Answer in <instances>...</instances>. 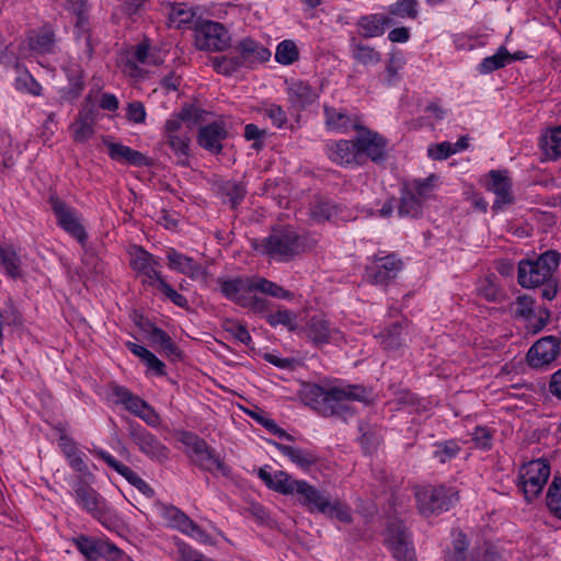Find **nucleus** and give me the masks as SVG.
Returning a JSON list of instances; mask_svg holds the SVG:
<instances>
[{
	"instance_id": "obj_13",
	"label": "nucleus",
	"mask_w": 561,
	"mask_h": 561,
	"mask_svg": "<svg viewBox=\"0 0 561 561\" xmlns=\"http://www.w3.org/2000/svg\"><path fill=\"white\" fill-rule=\"evenodd\" d=\"M402 268V261L394 254L375 257L373 264L366 270V277L371 284H387L394 278Z\"/></svg>"
},
{
	"instance_id": "obj_58",
	"label": "nucleus",
	"mask_w": 561,
	"mask_h": 561,
	"mask_svg": "<svg viewBox=\"0 0 561 561\" xmlns=\"http://www.w3.org/2000/svg\"><path fill=\"white\" fill-rule=\"evenodd\" d=\"M98 116V108L95 104L91 101V98L88 96L82 104V108L80 110L77 119L95 124Z\"/></svg>"
},
{
	"instance_id": "obj_29",
	"label": "nucleus",
	"mask_w": 561,
	"mask_h": 561,
	"mask_svg": "<svg viewBox=\"0 0 561 561\" xmlns=\"http://www.w3.org/2000/svg\"><path fill=\"white\" fill-rule=\"evenodd\" d=\"M220 289L225 297L236 300L243 291H252L253 278L236 277L229 279H219Z\"/></svg>"
},
{
	"instance_id": "obj_28",
	"label": "nucleus",
	"mask_w": 561,
	"mask_h": 561,
	"mask_svg": "<svg viewBox=\"0 0 561 561\" xmlns=\"http://www.w3.org/2000/svg\"><path fill=\"white\" fill-rule=\"evenodd\" d=\"M273 445L295 465L302 469H308L318 461V457L308 450L296 448L289 445L273 442Z\"/></svg>"
},
{
	"instance_id": "obj_59",
	"label": "nucleus",
	"mask_w": 561,
	"mask_h": 561,
	"mask_svg": "<svg viewBox=\"0 0 561 561\" xmlns=\"http://www.w3.org/2000/svg\"><path fill=\"white\" fill-rule=\"evenodd\" d=\"M159 289L176 306L184 307L187 304L186 298L174 290L162 277L158 279Z\"/></svg>"
},
{
	"instance_id": "obj_25",
	"label": "nucleus",
	"mask_w": 561,
	"mask_h": 561,
	"mask_svg": "<svg viewBox=\"0 0 561 561\" xmlns=\"http://www.w3.org/2000/svg\"><path fill=\"white\" fill-rule=\"evenodd\" d=\"M170 516L175 522L176 527L184 534L192 536L204 543H211L210 536L206 534L196 523L190 519L183 512L178 508L169 511Z\"/></svg>"
},
{
	"instance_id": "obj_63",
	"label": "nucleus",
	"mask_w": 561,
	"mask_h": 561,
	"mask_svg": "<svg viewBox=\"0 0 561 561\" xmlns=\"http://www.w3.org/2000/svg\"><path fill=\"white\" fill-rule=\"evenodd\" d=\"M472 439L477 447L489 449L492 445V434L484 427H477L472 434Z\"/></svg>"
},
{
	"instance_id": "obj_41",
	"label": "nucleus",
	"mask_w": 561,
	"mask_h": 561,
	"mask_svg": "<svg viewBox=\"0 0 561 561\" xmlns=\"http://www.w3.org/2000/svg\"><path fill=\"white\" fill-rule=\"evenodd\" d=\"M385 19L378 15L364 16L359 20V26L363 28L364 37L380 36L385 32Z\"/></svg>"
},
{
	"instance_id": "obj_10",
	"label": "nucleus",
	"mask_w": 561,
	"mask_h": 561,
	"mask_svg": "<svg viewBox=\"0 0 561 561\" xmlns=\"http://www.w3.org/2000/svg\"><path fill=\"white\" fill-rule=\"evenodd\" d=\"M355 129L358 131L356 137V146L358 158L365 153L373 161H382L386 159V146L387 140L376 133H373L365 127L355 125Z\"/></svg>"
},
{
	"instance_id": "obj_7",
	"label": "nucleus",
	"mask_w": 561,
	"mask_h": 561,
	"mask_svg": "<svg viewBox=\"0 0 561 561\" xmlns=\"http://www.w3.org/2000/svg\"><path fill=\"white\" fill-rule=\"evenodd\" d=\"M351 401H367V391L364 387L357 385H348L345 387H331V397L328 401V408L332 410L331 413L323 414V416H341L347 417L353 414L350 407Z\"/></svg>"
},
{
	"instance_id": "obj_31",
	"label": "nucleus",
	"mask_w": 561,
	"mask_h": 561,
	"mask_svg": "<svg viewBox=\"0 0 561 561\" xmlns=\"http://www.w3.org/2000/svg\"><path fill=\"white\" fill-rule=\"evenodd\" d=\"M307 334L308 337L316 345H321L323 343H328L331 334V329L327 320H324L320 316H314L310 319L307 324Z\"/></svg>"
},
{
	"instance_id": "obj_46",
	"label": "nucleus",
	"mask_w": 561,
	"mask_h": 561,
	"mask_svg": "<svg viewBox=\"0 0 561 561\" xmlns=\"http://www.w3.org/2000/svg\"><path fill=\"white\" fill-rule=\"evenodd\" d=\"M267 322L272 327L282 324L286 327L289 331H295L297 329L296 316L295 313L288 310H277L276 312L268 314Z\"/></svg>"
},
{
	"instance_id": "obj_48",
	"label": "nucleus",
	"mask_w": 561,
	"mask_h": 561,
	"mask_svg": "<svg viewBox=\"0 0 561 561\" xmlns=\"http://www.w3.org/2000/svg\"><path fill=\"white\" fill-rule=\"evenodd\" d=\"M416 4L415 0H399L390 7L389 12L399 18L415 19L417 16Z\"/></svg>"
},
{
	"instance_id": "obj_44",
	"label": "nucleus",
	"mask_w": 561,
	"mask_h": 561,
	"mask_svg": "<svg viewBox=\"0 0 561 561\" xmlns=\"http://www.w3.org/2000/svg\"><path fill=\"white\" fill-rule=\"evenodd\" d=\"M436 180L437 176L435 174H431L424 180H414L407 186H410V188L413 190V192L416 194V197H420V199H422L424 203V201L431 196Z\"/></svg>"
},
{
	"instance_id": "obj_43",
	"label": "nucleus",
	"mask_w": 561,
	"mask_h": 561,
	"mask_svg": "<svg viewBox=\"0 0 561 561\" xmlns=\"http://www.w3.org/2000/svg\"><path fill=\"white\" fill-rule=\"evenodd\" d=\"M220 191L229 198L231 208H236L245 196V187L236 182L227 181L220 185Z\"/></svg>"
},
{
	"instance_id": "obj_3",
	"label": "nucleus",
	"mask_w": 561,
	"mask_h": 561,
	"mask_svg": "<svg viewBox=\"0 0 561 561\" xmlns=\"http://www.w3.org/2000/svg\"><path fill=\"white\" fill-rule=\"evenodd\" d=\"M561 255L554 250L546 251L537 260H524L518 264V284L524 288H534L553 278Z\"/></svg>"
},
{
	"instance_id": "obj_32",
	"label": "nucleus",
	"mask_w": 561,
	"mask_h": 561,
	"mask_svg": "<svg viewBox=\"0 0 561 561\" xmlns=\"http://www.w3.org/2000/svg\"><path fill=\"white\" fill-rule=\"evenodd\" d=\"M288 93L291 104L298 108H304L308 104H311L316 98L310 85L302 81L293 83Z\"/></svg>"
},
{
	"instance_id": "obj_20",
	"label": "nucleus",
	"mask_w": 561,
	"mask_h": 561,
	"mask_svg": "<svg viewBox=\"0 0 561 561\" xmlns=\"http://www.w3.org/2000/svg\"><path fill=\"white\" fill-rule=\"evenodd\" d=\"M167 257L170 268L185 274L192 279H196L205 275L204 270L198 263H196L192 257L186 256L174 249L168 251Z\"/></svg>"
},
{
	"instance_id": "obj_26",
	"label": "nucleus",
	"mask_w": 561,
	"mask_h": 561,
	"mask_svg": "<svg viewBox=\"0 0 561 561\" xmlns=\"http://www.w3.org/2000/svg\"><path fill=\"white\" fill-rule=\"evenodd\" d=\"M329 158L340 165H347L352 162L358 163L356 140H340L335 142L330 147Z\"/></svg>"
},
{
	"instance_id": "obj_47",
	"label": "nucleus",
	"mask_w": 561,
	"mask_h": 561,
	"mask_svg": "<svg viewBox=\"0 0 561 561\" xmlns=\"http://www.w3.org/2000/svg\"><path fill=\"white\" fill-rule=\"evenodd\" d=\"M73 140L76 142H84L94 135V124L82 122L76 118L70 125Z\"/></svg>"
},
{
	"instance_id": "obj_53",
	"label": "nucleus",
	"mask_w": 561,
	"mask_h": 561,
	"mask_svg": "<svg viewBox=\"0 0 561 561\" xmlns=\"http://www.w3.org/2000/svg\"><path fill=\"white\" fill-rule=\"evenodd\" d=\"M311 213L317 220H329L336 214V207L330 202L319 201L313 205Z\"/></svg>"
},
{
	"instance_id": "obj_54",
	"label": "nucleus",
	"mask_w": 561,
	"mask_h": 561,
	"mask_svg": "<svg viewBox=\"0 0 561 561\" xmlns=\"http://www.w3.org/2000/svg\"><path fill=\"white\" fill-rule=\"evenodd\" d=\"M455 153L451 142L443 141L428 148V156L434 160H444Z\"/></svg>"
},
{
	"instance_id": "obj_16",
	"label": "nucleus",
	"mask_w": 561,
	"mask_h": 561,
	"mask_svg": "<svg viewBox=\"0 0 561 561\" xmlns=\"http://www.w3.org/2000/svg\"><path fill=\"white\" fill-rule=\"evenodd\" d=\"M134 443L139 449L153 460L163 462L168 459L169 449L158 438L144 428L131 432Z\"/></svg>"
},
{
	"instance_id": "obj_8",
	"label": "nucleus",
	"mask_w": 561,
	"mask_h": 561,
	"mask_svg": "<svg viewBox=\"0 0 561 561\" xmlns=\"http://www.w3.org/2000/svg\"><path fill=\"white\" fill-rule=\"evenodd\" d=\"M415 497L419 512L425 517L448 511L451 503V495L444 486L416 488Z\"/></svg>"
},
{
	"instance_id": "obj_15",
	"label": "nucleus",
	"mask_w": 561,
	"mask_h": 561,
	"mask_svg": "<svg viewBox=\"0 0 561 561\" xmlns=\"http://www.w3.org/2000/svg\"><path fill=\"white\" fill-rule=\"evenodd\" d=\"M25 43L28 49L36 54L46 55L56 53L57 38L53 27L48 24L30 31Z\"/></svg>"
},
{
	"instance_id": "obj_50",
	"label": "nucleus",
	"mask_w": 561,
	"mask_h": 561,
	"mask_svg": "<svg viewBox=\"0 0 561 561\" xmlns=\"http://www.w3.org/2000/svg\"><path fill=\"white\" fill-rule=\"evenodd\" d=\"M167 138V144L174 150L176 154L184 157L188 156V148L191 138L187 133L180 135H170Z\"/></svg>"
},
{
	"instance_id": "obj_12",
	"label": "nucleus",
	"mask_w": 561,
	"mask_h": 561,
	"mask_svg": "<svg viewBox=\"0 0 561 561\" xmlns=\"http://www.w3.org/2000/svg\"><path fill=\"white\" fill-rule=\"evenodd\" d=\"M560 354V340L549 335L539 339L527 353V363L531 367H542L552 363Z\"/></svg>"
},
{
	"instance_id": "obj_51",
	"label": "nucleus",
	"mask_w": 561,
	"mask_h": 561,
	"mask_svg": "<svg viewBox=\"0 0 561 561\" xmlns=\"http://www.w3.org/2000/svg\"><path fill=\"white\" fill-rule=\"evenodd\" d=\"M226 332L230 333L236 340L248 345L251 342V335L247 328L233 320H226L224 323Z\"/></svg>"
},
{
	"instance_id": "obj_42",
	"label": "nucleus",
	"mask_w": 561,
	"mask_h": 561,
	"mask_svg": "<svg viewBox=\"0 0 561 561\" xmlns=\"http://www.w3.org/2000/svg\"><path fill=\"white\" fill-rule=\"evenodd\" d=\"M547 506L558 517L561 518V479L554 478L549 485L547 496Z\"/></svg>"
},
{
	"instance_id": "obj_62",
	"label": "nucleus",
	"mask_w": 561,
	"mask_h": 561,
	"mask_svg": "<svg viewBox=\"0 0 561 561\" xmlns=\"http://www.w3.org/2000/svg\"><path fill=\"white\" fill-rule=\"evenodd\" d=\"M102 272V266L99 259L94 255H87L82 260V266L80 267V274L82 276H89L90 274H99Z\"/></svg>"
},
{
	"instance_id": "obj_23",
	"label": "nucleus",
	"mask_w": 561,
	"mask_h": 561,
	"mask_svg": "<svg viewBox=\"0 0 561 561\" xmlns=\"http://www.w3.org/2000/svg\"><path fill=\"white\" fill-rule=\"evenodd\" d=\"M490 178L491 181L488 184V187L496 195V199L492 206V209L496 210L503 205L512 202L511 183L508 179L503 176L499 171H491Z\"/></svg>"
},
{
	"instance_id": "obj_1",
	"label": "nucleus",
	"mask_w": 561,
	"mask_h": 561,
	"mask_svg": "<svg viewBox=\"0 0 561 561\" xmlns=\"http://www.w3.org/2000/svg\"><path fill=\"white\" fill-rule=\"evenodd\" d=\"M257 476L268 489L275 492L284 495L296 494L298 502L310 512L328 513L330 500L305 480H296L283 470L271 474L263 468L259 469Z\"/></svg>"
},
{
	"instance_id": "obj_33",
	"label": "nucleus",
	"mask_w": 561,
	"mask_h": 561,
	"mask_svg": "<svg viewBox=\"0 0 561 561\" xmlns=\"http://www.w3.org/2000/svg\"><path fill=\"white\" fill-rule=\"evenodd\" d=\"M511 62V54L504 47H500L496 54L493 56L486 57L482 60L479 66V70L481 73H490L500 68H503L505 65Z\"/></svg>"
},
{
	"instance_id": "obj_14",
	"label": "nucleus",
	"mask_w": 561,
	"mask_h": 561,
	"mask_svg": "<svg viewBox=\"0 0 561 561\" xmlns=\"http://www.w3.org/2000/svg\"><path fill=\"white\" fill-rule=\"evenodd\" d=\"M49 202L58 219V224L62 227V229L73 236L79 242L83 243L88 236L83 226L75 216L72 209L57 196H51Z\"/></svg>"
},
{
	"instance_id": "obj_39",
	"label": "nucleus",
	"mask_w": 561,
	"mask_h": 561,
	"mask_svg": "<svg viewBox=\"0 0 561 561\" xmlns=\"http://www.w3.org/2000/svg\"><path fill=\"white\" fill-rule=\"evenodd\" d=\"M79 551L89 560L96 561L100 558V549H104L103 541L93 540L89 537L80 536L76 540Z\"/></svg>"
},
{
	"instance_id": "obj_2",
	"label": "nucleus",
	"mask_w": 561,
	"mask_h": 561,
	"mask_svg": "<svg viewBox=\"0 0 561 561\" xmlns=\"http://www.w3.org/2000/svg\"><path fill=\"white\" fill-rule=\"evenodd\" d=\"M253 244L263 254L279 261L291 260L307 249L305 237L299 236L290 226L273 228L270 236L262 239L260 244Z\"/></svg>"
},
{
	"instance_id": "obj_57",
	"label": "nucleus",
	"mask_w": 561,
	"mask_h": 561,
	"mask_svg": "<svg viewBox=\"0 0 561 561\" xmlns=\"http://www.w3.org/2000/svg\"><path fill=\"white\" fill-rule=\"evenodd\" d=\"M194 14L186 9L181 7H172L169 20L176 24V27H182L184 24H188L192 22Z\"/></svg>"
},
{
	"instance_id": "obj_35",
	"label": "nucleus",
	"mask_w": 561,
	"mask_h": 561,
	"mask_svg": "<svg viewBox=\"0 0 561 561\" xmlns=\"http://www.w3.org/2000/svg\"><path fill=\"white\" fill-rule=\"evenodd\" d=\"M0 263L10 277L16 278L21 275V260L12 248L3 249L0 245Z\"/></svg>"
},
{
	"instance_id": "obj_61",
	"label": "nucleus",
	"mask_w": 561,
	"mask_h": 561,
	"mask_svg": "<svg viewBox=\"0 0 561 561\" xmlns=\"http://www.w3.org/2000/svg\"><path fill=\"white\" fill-rule=\"evenodd\" d=\"M130 484L136 486L142 494L152 497L154 491L131 469L124 477Z\"/></svg>"
},
{
	"instance_id": "obj_64",
	"label": "nucleus",
	"mask_w": 561,
	"mask_h": 561,
	"mask_svg": "<svg viewBox=\"0 0 561 561\" xmlns=\"http://www.w3.org/2000/svg\"><path fill=\"white\" fill-rule=\"evenodd\" d=\"M264 114L277 127H282L287 122L286 113L279 105L272 104L270 107L265 108Z\"/></svg>"
},
{
	"instance_id": "obj_9",
	"label": "nucleus",
	"mask_w": 561,
	"mask_h": 561,
	"mask_svg": "<svg viewBox=\"0 0 561 561\" xmlns=\"http://www.w3.org/2000/svg\"><path fill=\"white\" fill-rule=\"evenodd\" d=\"M386 541L398 561H416L410 534L400 519H390L387 523Z\"/></svg>"
},
{
	"instance_id": "obj_30",
	"label": "nucleus",
	"mask_w": 561,
	"mask_h": 561,
	"mask_svg": "<svg viewBox=\"0 0 561 561\" xmlns=\"http://www.w3.org/2000/svg\"><path fill=\"white\" fill-rule=\"evenodd\" d=\"M403 323H392L388 329L379 334L380 343L386 351H397L403 343L405 334Z\"/></svg>"
},
{
	"instance_id": "obj_18",
	"label": "nucleus",
	"mask_w": 561,
	"mask_h": 561,
	"mask_svg": "<svg viewBox=\"0 0 561 561\" xmlns=\"http://www.w3.org/2000/svg\"><path fill=\"white\" fill-rule=\"evenodd\" d=\"M158 264V261L154 260L152 254L145 249L141 247L134 248L130 265L138 274L144 276L142 283L151 284L152 280L161 278L160 273L156 270Z\"/></svg>"
},
{
	"instance_id": "obj_11",
	"label": "nucleus",
	"mask_w": 561,
	"mask_h": 561,
	"mask_svg": "<svg viewBox=\"0 0 561 561\" xmlns=\"http://www.w3.org/2000/svg\"><path fill=\"white\" fill-rule=\"evenodd\" d=\"M76 500L88 513L99 520L107 517L108 508L104 499L88 483L80 480L75 489Z\"/></svg>"
},
{
	"instance_id": "obj_36",
	"label": "nucleus",
	"mask_w": 561,
	"mask_h": 561,
	"mask_svg": "<svg viewBox=\"0 0 561 561\" xmlns=\"http://www.w3.org/2000/svg\"><path fill=\"white\" fill-rule=\"evenodd\" d=\"M254 290H259L275 298L290 299L293 297L291 293L265 278H253L252 291Z\"/></svg>"
},
{
	"instance_id": "obj_19",
	"label": "nucleus",
	"mask_w": 561,
	"mask_h": 561,
	"mask_svg": "<svg viewBox=\"0 0 561 561\" xmlns=\"http://www.w3.org/2000/svg\"><path fill=\"white\" fill-rule=\"evenodd\" d=\"M227 137V130L220 123H211L199 128L197 142L205 150L213 153H220L222 150L221 141Z\"/></svg>"
},
{
	"instance_id": "obj_22",
	"label": "nucleus",
	"mask_w": 561,
	"mask_h": 561,
	"mask_svg": "<svg viewBox=\"0 0 561 561\" xmlns=\"http://www.w3.org/2000/svg\"><path fill=\"white\" fill-rule=\"evenodd\" d=\"M330 397L331 388L325 389L318 385H310L304 391V400L306 404L310 405L321 415L332 412V410L328 408V401Z\"/></svg>"
},
{
	"instance_id": "obj_24",
	"label": "nucleus",
	"mask_w": 561,
	"mask_h": 561,
	"mask_svg": "<svg viewBox=\"0 0 561 561\" xmlns=\"http://www.w3.org/2000/svg\"><path fill=\"white\" fill-rule=\"evenodd\" d=\"M478 295L490 302L502 304L506 301L507 294L497 283V277L494 274H489L480 279Z\"/></svg>"
},
{
	"instance_id": "obj_37",
	"label": "nucleus",
	"mask_w": 561,
	"mask_h": 561,
	"mask_svg": "<svg viewBox=\"0 0 561 561\" xmlns=\"http://www.w3.org/2000/svg\"><path fill=\"white\" fill-rule=\"evenodd\" d=\"M214 69L224 76H230L243 66L241 58L237 56H219L211 59Z\"/></svg>"
},
{
	"instance_id": "obj_34",
	"label": "nucleus",
	"mask_w": 561,
	"mask_h": 561,
	"mask_svg": "<svg viewBox=\"0 0 561 561\" xmlns=\"http://www.w3.org/2000/svg\"><path fill=\"white\" fill-rule=\"evenodd\" d=\"M535 300L528 295H520L515 302L510 304L508 311L514 318H523L526 320L535 316Z\"/></svg>"
},
{
	"instance_id": "obj_5",
	"label": "nucleus",
	"mask_w": 561,
	"mask_h": 561,
	"mask_svg": "<svg viewBox=\"0 0 561 561\" xmlns=\"http://www.w3.org/2000/svg\"><path fill=\"white\" fill-rule=\"evenodd\" d=\"M195 45L201 50L221 51L230 46L228 30L218 22L203 20L194 24Z\"/></svg>"
},
{
	"instance_id": "obj_17",
	"label": "nucleus",
	"mask_w": 561,
	"mask_h": 561,
	"mask_svg": "<svg viewBox=\"0 0 561 561\" xmlns=\"http://www.w3.org/2000/svg\"><path fill=\"white\" fill-rule=\"evenodd\" d=\"M103 144L107 148L110 158L114 161L134 167H147L151 164L150 159L140 151L113 142L108 137H103Z\"/></svg>"
},
{
	"instance_id": "obj_49",
	"label": "nucleus",
	"mask_w": 561,
	"mask_h": 561,
	"mask_svg": "<svg viewBox=\"0 0 561 561\" xmlns=\"http://www.w3.org/2000/svg\"><path fill=\"white\" fill-rule=\"evenodd\" d=\"M354 58L363 65H376L380 60V54L374 48L365 45H356L353 53Z\"/></svg>"
},
{
	"instance_id": "obj_38",
	"label": "nucleus",
	"mask_w": 561,
	"mask_h": 561,
	"mask_svg": "<svg viewBox=\"0 0 561 561\" xmlns=\"http://www.w3.org/2000/svg\"><path fill=\"white\" fill-rule=\"evenodd\" d=\"M299 51L296 44L290 39L280 42L276 48L275 59L282 65H290L298 60Z\"/></svg>"
},
{
	"instance_id": "obj_21",
	"label": "nucleus",
	"mask_w": 561,
	"mask_h": 561,
	"mask_svg": "<svg viewBox=\"0 0 561 561\" xmlns=\"http://www.w3.org/2000/svg\"><path fill=\"white\" fill-rule=\"evenodd\" d=\"M239 57L243 66H252L255 62H263L271 57V51L251 38L239 42L237 46Z\"/></svg>"
},
{
	"instance_id": "obj_52",
	"label": "nucleus",
	"mask_w": 561,
	"mask_h": 561,
	"mask_svg": "<svg viewBox=\"0 0 561 561\" xmlns=\"http://www.w3.org/2000/svg\"><path fill=\"white\" fill-rule=\"evenodd\" d=\"M545 141L546 151L551 158L557 159L561 157V126L553 128Z\"/></svg>"
},
{
	"instance_id": "obj_40",
	"label": "nucleus",
	"mask_w": 561,
	"mask_h": 561,
	"mask_svg": "<svg viewBox=\"0 0 561 561\" xmlns=\"http://www.w3.org/2000/svg\"><path fill=\"white\" fill-rule=\"evenodd\" d=\"M182 118H184V124L187 129H192L194 126L206 121L207 115L209 114L207 111L197 107L193 104H185L181 108Z\"/></svg>"
},
{
	"instance_id": "obj_55",
	"label": "nucleus",
	"mask_w": 561,
	"mask_h": 561,
	"mask_svg": "<svg viewBox=\"0 0 561 561\" xmlns=\"http://www.w3.org/2000/svg\"><path fill=\"white\" fill-rule=\"evenodd\" d=\"M460 450V447L457 443L450 440L445 444L438 446L437 450H435L434 456L438 458L440 462H446L447 460L454 458Z\"/></svg>"
},
{
	"instance_id": "obj_4",
	"label": "nucleus",
	"mask_w": 561,
	"mask_h": 561,
	"mask_svg": "<svg viewBox=\"0 0 561 561\" xmlns=\"http://www.w3.org/2000/svg\"><path fill=\"white\" fill-rule=\"evenodd\" d=\"M181 442L190 449V457L201 469L213 473L220 472L222 476L229 474V467L205 439L191 432H184Z\"/></svg>"
},
{
	"instance_id": "obj_60",
	"label": "nucleus",
	"mask_w": 561,
	"mask_h": 561,
	"mask_svg": "<svg viewBox=\"0 0 561 561\" xmlns=\"http://www.w3.org/2000/svg\"><path fill=\"white\" fill-rule=\"evenodd\" d=\"M253 417L256 421H259L267 431H270L274 435L278 436L279 438H284V439H287L290 442L294 440V436L288 434L285 430L280 428L273 420L264 419L256 414H253Z\"/></svg>"
},
{
	"instance_id": "obj_6",
	"label": "nucleus",
	"mask_w": 561,
	"mask_h": 561,
	"mask_svg": "<svg viewBox=\"0 0 561 561\" xmlns=\"http://www.w3.org/2000/svg\"><path fill=\"white\" fill-rule=\"evenodd\" d=\"M550 476L549 465L541 460H533L523 466L519 472L518 485L522 489L527 502L537 497Z\"/></svg>"
},
{
	"instance_id": "obj_56",
	"label": "nucleus",
	"mask_w": 561,
	"mask_h": 561,
	"mask_svg": "<svg viewBox=\"0 0 561 561\" xmlns=\"http://www.w3.org/2000/svg\"><path fill=\"white\" fill-rule=\"evenodd\" d=\"M83 90V80L79 72H76L69 78L68 90H62V98L67 100H73L79 96Z\"/></svg>"
},
{
	"instance_id": "obj_45",
	"label": "nucleus",
	"mask_w": 561,
	"mask_h": 561,
	"mask_svg": "<svg viewBox=\"0 0 561 561\" xmlns=\"http://www.w3.org/2000/svg\"><path fill=\"white\" fill-rule=\"evenodd\" d=\"M325 124L331 129H346L348 127V117L346 113L339 112L334 107H324Z\"/></svg>"
},
{
	"instance_id": "obj_27",
	"label": "nucleus",
	"mask_w": 561,
	"mask_h": 561,
	"mask_svg": "<svg viewBox=\"0 0 561 561\" xmlns=\"http://www.w3.org/2000/svg\"><path fill=\"white\" fill-rule=\"evenodd\" d=\"M423 204L410 186H403L398 205V215L400 217L417 218L423 211Z\"/></svg>"
}]
</instances>
